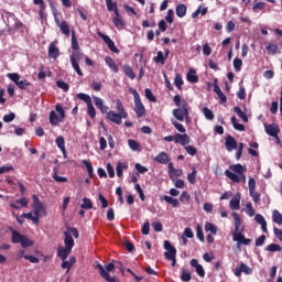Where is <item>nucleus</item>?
I'll list each match as a JSON object with an SVG mask.
<instances>
[{"instance_id": "obj_20", "label": "nucleus", "mask_w": 282, "mask_h": 282, "mask_svg": "<svg viewBox=\"0 0 282 282\" xmlns=\"http://www.w3.org/2000/svg\"><path fill=\"white\" fill-rule=\"evenodd\" d=\"M123 74H126L130 80H135V73L133 72V68L129 66V64L123 65Z\"/></svg>"}, {"instance_id": "obj_27", "label": "nucleus", "mask_w": 282, "mask_h": 282, "mask_svg": "<svg viewBox=\"0 0 282 282\" xmlns=\"http://www.w3.org/2000/svg\"><path fill=\"white\" fill-rule=\"evenodd\" d=\"M32 199H33V210H44L43 203H41V200L39 199V196L33 195Z\"/></svg>"}, {"instance_id": "obj_3", "label": "nucleus", "mask_w": 282, "mask_h": 282, "mask_svg": "<svg viewBox=\"0 0 282 282\" xmlns=\"http://www.w3.org/2000/svg\"><path fill=\"white\" fill-rule=\"evenodd\" d=\"M230 170L225 171L226 177L231 180V182H235L236 184H239V182H246V174L243 172L246 171V167L241 165L240 163L234 164L229 166ZM234 171V173L231 172ZM237 173V174H235Z\"/></svg>"}, {"instance_id": "obj_14", "label": "nucleus", "mask_w": 282, "mask_h": 282, "mask_svg": "<svg viewBox=\"0 0 282 282\" xmlns=\"http://www.w3.org/2000/svg\"><path fill=\"white\" fill-rule=\"evenodd\" d=\"M214 91L218 96L220 100V105H224L225 102H228V97L221 91V88L219 87V84L217 83V79L214 80Z\"/></svg>"}, {"instance_id": "obj_1", "label": "nucleus", "mask_w": 282, "mask_h": 282, "mask_svg": "<svg viewBox=\"0 0 282 282\" xmlns=\"http://www.w3.org/2000/svg\"><path fill=\"white\" fill-rule=\"evenodd\" d=\"M74 236L75 239H78V237H80V232L78 231V229L76 227H66V231H64V247H59L57 249V257H59V259H62V261H65V259H67V257H69V254H72V250L74 248V238L72 237Z\"/></svg>"}, {"instance_id": "obj_19", "label": "nucleus", "mask_w": 282, "mask_h": 282, "mask_svg": "<svg viewBox=\"0 0 282 282\" xmlns=\"http://www.w3.org/2000/svg\"><path fill=\"white\" fill-rule=\"evenodd\" d=\"M155 162H158L159 164H169V154H166V152H160L155 156Z\"/></svg>"}, {"instance_id": "obj_29", "label": "nucleus", "mask_w": 282, "mask_h": 282, "mask_svg": "<svg viewBox=\"0 0 282 282\" xmlns=\"http://www.w3.org/2000/svg\"><path fill=\"white\" fill-rule=\"evenodd\" d=\"M95 107L101 111V113H105L107 111V107H105V104L102 102V99L99 97H95Z\"/></svg>"}, {"instance_id": "obj_21", "label": "nucleus", "mask_w": 282, "mask_h": 282, "mask_svg": "<svg viewBox=\"0 0 282 282\" xmlns=\"http://www.w3.org/2000/svg\"><path fill=\"white\" fill-rule=\"evenodd\" d=\"M55 142H56V145L58 147V149L62 151L63 155H67V150L65 149V138L57 137Z\"/></svg>"}, {"instance_id": "obj_39", "label": "nucleus", "mask_w": 282, "mask_h": 282, "mask_svg": "<svg viewBox=\"0 0 282 282\" xmlns=\"http://www.w3.org/2000/svg\"><path fill=\"white\" fill-rule=\"evenodd\" d=\"M83 164L86 166L89 177H94V165H91L90 161L83 160Z\"/></svg>"}, {"instance_id": "obj_22", "label": "nucleus", "mask_w": 282, "mask_h": 282, "mask_svg": "<svg viewBox=\"0 0 282 282\" xmlns=\"http://www.w3.org/2000/svg\"><path fill=\"white\" fill-rule=\"evenodd\" d=\"M11 241L12 243H21L24 235H21V232L17 231V230H12L11 231Z\"/></svg>"}, {"instance_id": "obj_50", "label": "nucleus", "mask_w": 282, "mask_h": 282, "mask_svg": "<svg viewBox=\"0 0 282 282\" xmlns=\"http://www.w3.org/2000/svg\"><path fill=\"white\" fill-rule=\"evenodd\" d=\"M106 6H107L108 12H113L116 9H118V3L111 0H106Z\"/></svg>"}, {"instance_id": "obj_62", "label": "nucleus", "mask_w": 282, "mask_h": 282, "mask_svg": "<svg viewBox=\"0 0 282 282\" xmlns=\"http://www.w3.org/2000/svg\"><path fill=\"white\" fill-rule=\"evenodd\" d=\"M181 280L184 281V282L191 281V273L188 272V270H183L182 271Z\"/></svg>"}, {"instance_id": "obj_57", "label": "nucleus", "mask_w": 282, "mask_h": 282, "mask_svg": "<svg viewBox=\"0 0 282 282\" xmlns=\"http://www.w3.org/2000/svg\"><path fill=\"white\" fill-rule=\"evenodd\" d=\"M56 85L59 89H63V91H69V84L65 83L63 80H57Z\"/></svg>"}, {"instance_id": "obj_25", "label": "nucleus", "mask_w": 282, "mask_h": 282, "mask_svg": "<svg viewBox=\"0 0 282 282\" xmlns=\"http://www.w3.org/2000/svg\"><path fill=\"white\" fill-rule=\"evenodd\" d=\"M234 111L237 113L238 118H241L242 122H248V115H246V112H243L239 106L234 107Z\"/></svg>"}, {"instance_id": "obj_32", "label": "nucleus", "mask_w": 282, "mask_h": 282, "mask_svg": "<svg viewBox=\"0 0 282 282\" xmlns=\"http://www.w3.org/2000/svg\"><path fill=\"white\" fill-rule=\"evenodd\" d=\"M21 248H31V246H34V241L26 236L22 237L21 240Z\"/></svg>"}, {"instance_id": "obj_28", "label": "nucleus", "mask_w": 282, "mask_h": 282, "mask_svg": "<svg viewBox=\"0 0 282 282\" xmlns=\"http://www.w3.org/2000/svg\"><path fill=\"white\" fill-rule=\"evenodd\" d=\"M176 15L178 19H184V17H186V4H178L176 7Z\"/></svg>"}, {"instance_id": "obj_48", "label": "nucleus", "mask_w": 282, "mask_h": 282, "mask_svg": "<svg viewBox=\"0 0 282 282\" xmlns=\"http://www.w3.org/2000/svg\"><path fill=\"white\" fill-rule=\"evenodd\" d=\"M267 52L269 54H279V46L276 44H272L270 43L268 46H267Z\"/></svg>"}, {"instance_id": "obj_64", "label": "nucleus", "mask_w": 282, "mask_h": 282, "mask_svg": "<svg viewBox=\"0 0 282 282\" xmlns=\"http://www.w3.org/2000/svg\"><path fill=\"white\" fill-rule=\"evenodd\" d=\"M185 151L188 155H197V149L193 145L185 147Z\"/></svg>"}, {"instance_id": "obj_49", "label": "nucleus", "mask_w": 282, "mask_h": 282, "mask_svg": "<svg viewBox=\"0 0 282 282\" xmlns=\"http://www.w3.org/2000/svg\"><path fill=\"white\" fill-rule=\"evenodd\" d=\"M174 85H175L176 88L180 89V91H182V85H184V79H182L180 74L175 75Z\"/></svg>"}, {"instance_id": "obj_52", "label": "nucleus", "mask_w": 282, "mask_h": 282, "mask_svg": "<svg viewBox=\"0 0 282 282\" xmlns=\"http://www.w3.org/2000/svg\"><path fill=\"white\" fill-rule=\"evenodd\" d=\"M128 144L132 151H140V143L138 141L130 139Z\"/></svg>"}, {"instance_id": "obj_17", "label": "nucleus", "mask_w": 282, "mask_h": 282, "mask_svg": "<svg viewBox=\"0 0 282 282\" xmlns=\"http://www.w3.org/2000/svg\"><path fill=\"white\" fill-rule=\"evenodd\" d=\"M241 196H234L230 202H229V208L231 210H239V208H241Z\"/></svg>"}, {"instance_id": "obj_53", "label": "nucleus", "mask_w": 282, "mask_h": 282, "mask_svg": "<svg viewBox=\"0 0 282 282\" xmlns=\"http://www.w3.org/2000/svg\"><path fill=\"white\" fill-rule=\"evenodd\" d=\"M83 54L80 53V51H74L73 54L70 55V63H73V61H75V63H78L82 58Z\"/></svg>"}, {"instance_id": "obj_34", "label": "nucleus", "mask_w": 282, "mask_h": 282, "mask_svg": "<svg viewBox=\"0 0 282 282\" xmlns=\"http://www.w3.org/2000/svg\"><path fill=\"white\" fill-rule=\"evenodd\" d=\"M124 169H129V165H127V163L119 162L117 164L116 171L118 177H122V171H124Z\"/></svg>"}, {"instance_id": "obj_8", "label": "nucleus", "mask_w": 282, "mask_h": 282, "mask_svg": "<svg viewBox=\"0 0 282 282\" xmlns=\"http://www.w3.org/2000/svg\"><path fill=\"white\" fill-rule=\"evenodd\" d=\"M164 248L166 249V252H164L165 259L167 261H172V267L175 268L177 263V249H175L169 240L164 241Z\"/></svg>"}, {"instance_id": "obj_18", "label": "nucleus", "mask_w": 282, "mask_h": 282, "mask_svg": "<svg viewBox=\"0 0 282 282\" xmlns=\"http://www.w3.org/2000/svg\"><path fill=\"white\" fill-rule=\"evenodd\" d=\"M105 63L108 65L109 69L113 72L115 74H118L119 68L118 65L116 64V61H113L110 56L105 57Z\"/></svg>"}, {"instance_id": "obj_51", "label": "nucleus", "mask_w": 282, "mask_h": 282, "mask_svg": "<svg viewBox=\"0 0 282 282\" xmlns=\"http://www.w3.org/2000/svg\"><path fill=\"white\" fill-rule=\"evenodd\" d=\"M8 78L12 80V83H14L15 85L19 83V80H21V75H19V73H9Z\"/></svg>"}, {"instance_id": "obj_37", "label": "nucleus", "mask_w": 282, "mask_h": 282, "mask_svg": "<svg viewBox=\"0 0 282 282\" xmlns=\"http://www.w3.org/2000/svg\"><path fill=\"white\" fill-rule=\"evenodd\" d=\"M22 219H30V221H33V224H39V217L33 216L32 213H23L21 215Z\"/></svg>"}, {"instance_id": "obj_41", "label": "nucleus", "mask_w": 282, "mask_h": 282, "mask_svg": "<svg viewBox=\"0 0 282 282\" xmlns=\"http://www.w3.org/2000/svg\"><path fill=\"white\" fill-rule=\"evenodd\" d=\"M241 67H243V61H241V58L235 57L234 58V69H235V72H241Z\"/></svg>"}, {"instance_id": "obj_59", "label": "nucleus", "mask_w": 282, "mask_h": 282, "mask_svg": "<svg viewBox=\"0 0 282 282\" xmlns=\"http://www.w3.org/2000/svg\"><path fill=\"white\" fill-rule=\"evenodd\" d=\"M187 80L188 83H199V77L195 75V72L187 73Z\"/></svg>"}, {"instance_id": "obj_2", "label": "nucleus", "mask_w": 282, "mask_h": 282, "mask_svg": "<svg viewBox=\"0 0 282 282\" xmlns=\"http://www.w3.org/2000/svg\"><path fill=\"white\" fill-rule=\"evenodd\" d=\"M232 217L235 220V231L232 232V240L237 241L239 246H250L252 240L250 238H246L243 235V227H241V217L236 212L232 213Z\"/></svg>"}, {"instance_id": "obj_10", "label": "nucleus", "mask_w": 282, "mask_h": 282, "mask_svg": "<svg viewBox=\"0 0 282 282\" xmlns=\"http://www.w3.org/2000/svg\"><path fill=\"white\" fill-rule=\"evenodd\" d=\"M56 45H58L57 40H55L54 42H51L48 44L47 56H48V58H53L54 61H56V58H58V56H61V50Z\"/></svg>"}, {"instance_id": "obj_47", "label": "nucleus", "mask_w": 282, "mask_h": 282, "mask_svg": "<svg viewBox=\"0 0 282 282\" xmlns=\"http://www.w3.org/2000/svg\"><path fill=\"white\" fill-rule=\"evenodd\" d=\"M203 113L207 120H215V113H213V110L208 109V107L203 108Z\"/></svg>"}, {"instance_id": "obj_43", "label": "nucleus", "mask_w": 282, "mask_h": 282, "mask_svg": "<svg viewBox=\"0 0 282 282\" xmlns=\"http://www.w3.org/2000/svg\"><path fill=\"white\" fill-rule=\"evenodd\" d=\"M196 177H197V169L193 167L192 173L187 175V180L189 184H195V182H197Z\"/></svg>"}, {"instance_id": "obj_31", "label": "nucleus", "mask_w": 282, "mask_h": 282, "mask_svg": "<svg viewBox=\"0 0 282 282\" xmlns=\"http://www.w3.org/2000/svg\"><path fill=\"white\" fill-rule=\"evenodd\" d=\"M76 98L86 102L87 106L91 105V97L89 95L85 94V93L77 94Z\"/></svg>"}, {"instance_id": "obj_16", "label": "nucleus", "mask_w": 282, "mask_h": 282, "mask_svg": "<svg viewBox=\"0 0 282 282\" xmlns=\"http://www.w3.org/2000/svg\"><path fill=\"white\" fill-rule=\"evenodd\" d=\"M107 119L115 124H122V117L113 110L107 112Z\"/></svg>"}, {"instance_id": "obj_9", "label": "nucleus", "mask_w": 282, "mask_h": 282, "mask_svg": "<svg viewBox=\"0 0 282 282\" xmlns=\"http://www.w3.org/2000/svg\"><path fill=\"white\" fill-rule=\"evenodd\" d=\"M98 36H100V39H102V41L106 43V45H108V48L110 50V52H113V54H119L120 50H118V47L116 46V43L112 42L111 37H109V35L104 34L102 32H98L97 33Z\"/></svg>"}, {"instance_id": "obj_60", "label": "nucleus", "mask_w": 282, "mask_h": 282, "mask_svg": "<svg viewBox=\"0 0 282 282\" xmlns=\"http://www.w3.org/2000/svg\"><path fill=\"white\" fill-rule=\"evenodd\" d=\"M196 236L199 241H204V229L202 228V225L196 226Z\"/></svg>"}, {"instance_id": "obj_15", "label": "nucleus", "mask_w": 282, "mask_h": 282, "mask_svg": "<svg viewBox=\"0 0 282 282\" xmlns=\"http://www.w3.org/2000/svg\"><path fill=\"white\" fill-rule=\"evenodd\" d=\"M174 142L175 144H182V147H184L191 142V137H188V134L186 133L184 134L176 133L174 134Z\"/></svg>"}, {"instance_id": "obj_56", "label": "nucleus", "mask_w": 282, "mask_h": 282, "mask_svg": "<svg viewBox=\"0 0 282 282\" xmlns=\"http://www.w3.org/2000/svg\"><path fill=\"white\" fill-rule=\"evenodd\" d=\"M248 186H249V193L257 191V181L254 180V177L249 178Z\"/></svg>"}, {"instance_id": "obj_40", "label": "nucleus", "mask_w": 282, "mask_h": 282, "mask_svg": "<svg viewBox=\"0 0 282 282\" xmlns=\"http://www.w3.org/2000/svg\"><path fill=\"white\" fill-rule=\"evenodd\" d=\"M265 9V2H261L259 0H253V12H257V10H264Z\"/></svg>"}, {"instance_id": "obj_5", "label": "nucleus", "mask_w": 282, "mask_h": 282, "mask_svg": "<svg viewBox=\"0 0 282 282\" xmlns=\"http://www.w3.org/2000/svg\"><path fill=\"white\" fill-rule=\"evenodd\" d=\"M96 269L99 271L100 276L102 279H105V281H108V282H120V280H118V278L111 276L109 274V272H113V270L116 269V264L113 262H109L106 265V269H105V267H102V264L98 263L96 265Z\"/></svg>"}, {"instance_id": "obj_30", "label": "nucleus", "mask_w": 282, "mask_h": 282, "mask_svg": "<svg viewBox=\"0 0 282 282\" xmlns=\"http://www.w3.org/2000/svg\"><path fill=\"white\" fill-rule=\"evenodd\" d=\"M80 208H83V210H91V208H94V203L89 198H83Z\"/></svg>"}, {"instance_id": "obj_4", "label": "nucleus", "mask_w": 282, "mask_h": 282, "mask_svg": "<svg viewBox=\"0 0 282 282\" xmlns=\"http://www.w3.org/2000/svg\"><path fill=\"white\" fill-rule=\"evenodd\" d=\"M188 101L183 99L182 107L174 109L172 111V115L176 120H178V122H184V120L185 122H191V115L188 112Z\"/></svg>"}, {"instance_id": "obj_44", "label": "nucleus", "mask_w": 282, "mask_h": 282, "mask_svg": "<svg viewBox=\"0 0 282 282\" xmlns=\"http://www.w3.org/2000/svg\"><path fill=\"white\" fill-rule=\"evenodd\" d=\"M87 113H88L89 118H91V120H94L96 118V108H94L93 102L87 105Z\"/></svg>"}, {"instance_id": "obj_38", "label": "nucleus", "mask_w": 282, "mask_h": 282, "mask_svg": "<svg viewBox=\"0 0 282 282\" xmlns=\"http://www.w3.org/2000/svg\"><path fill=\"white\" fill-rule=\"evenodd\" d=\"M144 93H145V98L150 102H158V98L153 96V91L151 90V88H145Z\"/></svg>"}, {"instance_id": "obj_12", "label": "nucleus", "mask_w": 282, "mask_h": 282, "mask_svg": "<svg viewBox=\"0 0 282 282\" xmlns=\"http://www.w3.org/2000/svg\"><path fill=\"white\" fill-rule=\"evenodd\" d=\"M226 150L230 153L231 151H235V149H238L239 143H237V140L232 135H227L225 141Z\"/></svg>"}, {"instance_id": "obj_61", "label": "nucleus", "mask_w": 282, "mask_h": 282, "mask_svg": "<svg viewBox=\"0 0 282 282\" xmlns=\"http://www.w3.org/2000/svg\"><path fill=\"white\" fill-rule=\"evenodd\" d=\"M15 85L19 89H26V87H30V82H28V79H20Z\"/></svg>"}, {"instance_id": "obj_45", "label": "nucleus", "mask_w": 282, "mask_h": 282, "mask_svg": "<svg viewBox=\"0 0 282 282\" xmlns=\"http://www.w3.org/2000/svg\"><path fill=\"white\" fill-rule=\"evenodd\" d=\"M265 250L268 252H281L282 248H281V246H279L276 243H271V245L267 246Z\"/></svg>"}, {"instance_id": "obj_35", "label": "nucleus", "mask_w": 282, "mask_h": 282, "mask_svg": "<svg viewBox=\"0 0 282 282\" xmlns=\"http://www.w3.org/2000/svg\"><path fill=\"white\" fill-rule=\"evenodd\" d=\"M154 63H160L161 65H164V61H166V57L164 56V53L162 51H159L156 53V56L153 57Z\"/></svg>"}, {"instance_id": "obj_42", "label": "nucleus", "mask_w": 282, "mask_h": 282, "mask_svg": "<svg viewBox=\"0 0 282 282\" xmlns=\"http://www.w3.org/2000/svg\"><path fill=\"white\" fill-rule=\"evenodd\" d=\"M206 232H212V235H217V227L213 223L205 224Z\"/></svg>"}, {"instance_id": "obj_24", "label": "nucleus", "mask_w": 282, "mask_h": 282, "mask_svg": "<svg viewBox=\"0 0 282 282\" xmlns=\"http://www.w3.org/2000/svg\"><path fill=\"white\" fill-rule=\"evenodd\" d=\"M163 200L166 202L167 204H171L173 208L180 207V200H177V198H173L171 196L164 195Z\"/></svg>"}, {"instance_id": "obj_7", "label": "nucleus", "mask_w": 282, "mask_h": 282, "mask_svg": "<svg viewBox=\"0 0 282 282\" xmlns=\"http://www.w3.org/2000/svg\"><path fill=\"white\" fill-rule=\"evenodd\" d=\"M131 94L134 98V111L137 118H142L147 116V108H144V104H142V99H140V94L138 93V90L132 89Z\"/></svg>"}, {"instance_id": "obj_36", "label": "nucleus", "mask_w": 282, "mask_h": 282, "mask_svg": "<svg viewBox=\"0 0 282 282\" xmlns=\"http://www.w3.org/2000/svg\"><path fill=\"white\" fill-rule=\"evenodd\" d=\"M72 50L78 51L80 46L78 45V40L76 39V31H72Z\"/></svg>"}, {"instance_id": "obj_46", "label": "nucleus", "mask_w": 282, "mask_h": 282, "mask_svg": "<svg viewBox=\"0 0 282 282\" xmlns=\"http://www.w3.org/2000/svg\"><path fill=\"white\" fill-rule=\"evenodd\" d=\"M134 191H137V193L139 194L141 202H144L147 199V197L144 196V191L142 189V186H140L139 183L134 185Z\"/></svg>"}, {"instance_id": "obj_55", "label": "nucleus", "mask_w": 282, "mask_h": 282, "mask_svg": "<svg viewBox=\"0 0 282 282\" xmlns=\"http://www.w3.org/2000/svg\"><path fill=\"white\" fill-rule=\"evenodd\" d=\"M112 23H113V25H116L117 28H124V20L122 19V17L112 18Z\"/></svg>"}, {"instance_id": "obj_13", "label": "nucleus", "mask_w": 282, "mask_h": 282, "mask_svg": "<svg viewBox=\"0 0 282 282\" xmlns=\"http://www.w3.org/2000/svg\"><path fill=\"white\" fill-rule=\"evenodd\" d=\"M250 275L252 274V268L248 267V264L241 262L239 267L236 268L235 270V275L236 276H241V273Z\"/></svg>"}, {"instance_id": "obj_11", "label": "nucleus", "mask_w": 282, "mask_h": 282, "mask_svg": "<svg viewBox=\"0 0 282 282\" xmlns=\"http://www.w3.org/2000/svg\"><path fill=\"white\" fill-rule=\"evenodd\" d=\"M264 131L271 138H276L281 133V128L276 123H264Z\"/></svg>"}, {"instance_id": "obj_23", "label": "nucleus", "mask_w": 282, "mask_h": 282, "mask_svg": "<svg viewBox=\"0 0 282 282\" xmlns=\"http://www.w3.org/2000/svg\"><path fill=\"white\" fill-rule=\"evenodd\" d=\"M62 34H64V36H69V24H67V21H62L61 24L58 25Z\"/></svg>"}, {"instance_id": "obj_33", "label": "nucleus", "mask_w": 282, "mask_h": 282, "mask_svg": "<svg viewBox=\"0 0 282 282\" xmlns=\"http://www.w3.org/2000/svg\"><path fill=\"white\" fill-rule=\"evenodd\" d=\"M272 219H273L274 224L282 226V214L279 210H276V209L273 210Z\"/></svg>"}, {"instance_id": "obj_54", "label": "nucleus", "mask_w": 282, "mask_h": 282, "mask_svg": "<svg viewBox=\"0 0 282 282\" xmlns=\"http://www.w3.org/2000/svg\"><path fill=\"white\" fill-rule=\"evenodd\" d=\"M172 124L176 130L180 131V133H186V128H184V124L177 122L176 120H172Z\"/></svg>"}, {"instance_id": "obj_63", "label": "nucleus", "mask_w": 282, "mask_h": 282, "mask_svg": "<svg viewBox=\"0 0 282 282\" xmlns=\"http://www.w3.org/2000/svg\"><path fill=\"white\" fill-rule=\"evenodd\" d=\"M14 118H17V115H14V112H11V113L4 115L2 120L3 122H12Z\"/></svg>"}, {"instance_id": "obj_6", "label": "nucleus", "mask_w": 282, "mask_h": 282, "mask_svg": "<svg viewBox=\"0 0 282 282\" xmlns=\"http://www.w3.org/2000/svg\"><path fill=\"white\" fill-rule=\"evenodd\" d=\"M56 111L59 116L56 115ZM65 118V109H63V106L61 104L55 105V111L52 110L48 116L50 124L53 127H56L58 122H63Z\"/></svg>"}, {"instance_id": "obj_26", "label": "nucleus", "mask_w": 282, "mask_h": 282, "mask_svg": "<svg viewBox=\"0 0 282 282\" xmlns=\"http://www.w3.org/2000/svg\"><path fill=\"white\" fill-rule=\"evenodd\" d=\"M231 124L236 131H246V126L243 123L237 122V117H231Z\"/></svg>"}, {"instance_id": "obj_58", "label": "nucleus", "mask_w": 282, "mask_h": 282, "mask_svg": "<svg viewBox=\"0 0 282 282\" xmlns=\"http://www.w3.org/2000/svg\"><path fill=\"white\" fill-rule=\"evenodd\" d=\"M70 65L73 69L76 72V74H78L79 76H83V70L80 69V65L78 64V62L73 59V62H70Z\"/></svg>"}]
</instances>
